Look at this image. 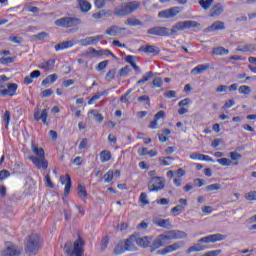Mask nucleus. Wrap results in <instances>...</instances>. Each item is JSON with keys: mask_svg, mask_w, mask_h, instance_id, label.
<instances>
[{"mask_svg": "<svg viewBox=\"0 0 256 256\" xmlns=\"http://www.w3.org/2000/svg\"><path fill=\"white\" fill-rule=\"evenodd\" d=\"M187 233L181 230H168L163 234H160L152 243L149 240L148 236H144L141 238H136L135 241L139 247H151L150 253H154L157 249H161V247H165L169 241H173L175 239H186Z\"/></svg>", "mask_w": 256, "mask_h": 256, "instance_id": "f257e3e1", "label": "nucleus"}, {"mask_svg": "<svg viewBox=\"0 0 256 256\" xmlns=\"http://www.w3.org/2000/svg\"><path fill=\"white\" fill-rule=\"evenodd\" d=\"M199 27V23L193 20H186L177 22L172 29L167 27L155 26L148 29V35H156V37H171L175 35L178 31H185L187 29H195Z\"/></svg>", "mask_w": 256, "mask_h": 256, "instance_id": "f03ea898", "label": "nucleus"}, {"mask_svg": "<svg viewBox=\"0 0 256 256\" xmlns=\"http://www.w3.org/2000/svg\"><path fill=\"white\" fill-rule=\"evenodd\" d=\"M31 149L34 155L37 156H29V160L32 161L33 165L37 167V169L47 170L49 167V161L45 158V149L39 148L35 142H31Z\"/></svg>", "mask_w": 256, "mask_h": 256, "instance_id": "7ed1b4c3", "label": "nucleus"}, {"mask_svg": "<svg viewBox=\"0 0 256 256\" xmlns=\"http://www.w3.org/2000/svg\"><path fill=\"white\" fill-rule=\"evenodd\" d=\"M56 27H62L63 29H71V31H78L79 25H81V19L77 17H62L55 20Z\"/></svg>", "mask_w": 256, "mask_h": 256, "instance_id": "20e7f679", "label": "nucleus"}, {"mask_svg": "<svg viewBox=\"0 0 256 256\" xmlns=\"http://www.w3.org/2000/svg\"><path fill=\"white\" fill-rule=\"evenodd\" d=\"M41 248V236L39 234H30L26 238L25 251L28 255H35Z\"/></svg>", "mask_w": 256, "mask_h": 256, "instance_id": "39448f33", "label": "nucleus"}, {"mask_svg": "<svg viewBox=\"0 0 256 256\" xmlns=\"http://www.w3.org/2000/svg\"><path fill=\"white\" fill-rule=\"evenodd\" d=\"M83 247H85V240L81 236H78L74 242L73 250H71V244H65L64 249L65 253L69 256H83L85 253Z\"/></svg>", "mask_w": 256, "mask_h": 256, "instance_id": "423d86ee", "label": "nucleus"}, {"mask_svg": "<svg viewBox=\"0 0 256 256\" xmlns=\"http://www.w3.org/2000/svg\"><path fill=\"white\" fill-rule=\"evenodd\" d=\"M185 247V242L179 241V242H174L173 244H170L168 246H165L161 250L156 251V255H169V253H175V251H179V249H183Z\"/></svg>", "mask_w": 256, "mask_h": 256, "instance_id": "0eeeda50", "label": "nucleus"}, {"mask_svg": "<svg viewBox=\"0 0 256 256\" xmlns=\"http://www.w3.org/2000/svg\"><path fill=\"white\" fill-rule=\"evenodd\" d=\"M165 189V178L164 177H152L148 184V190L150 192L162 191Z\"/></svg>", "mask_w": 256, "mask_h": 256, "instance_id": "6e6552de", "label": "nucleus"}, {"mask_svg": "<svg viewBox=\"0 0 256 256\" xmlns=\"http://www.w3.org/2000/svg\"><path fill=\"white\" fill-rule=\"evenodd\" d=\"M17 89H19L17 83H9L7 88L4 85H0V97H15Z\"/></svg>", "mask_w": 256, "mask_h": 256, "instance_id": "1a4fd4ad", "label": "nucleus"}, {"mask_svg": "<svg viewBox=\"0 0 256 256\" xmlns=\"http://www.w3.org/2000/svg\"><path fill=\"white\" fill-rule=\"evenodd\" d=\"M183 11V8L179 6H174L172 8L162 10L158 13L159 19H173V17H177Z\"/></svg>", "mask_w": 256, "mask_h": 256, "instance_id": "9d476101", "label": "nucleus"}, {"mask_svg": "<svg viewBox=\"0 0 256 256\" xmlns=\"http://www.w3.org/2000/svg\"><path fill=\"white\" fill-rule=\"evenodd\" d=\"M227 239V235H223L220 233L210 234L208 236L202 237L198 240V243H217L219 241H225Z\"/></svg>", "mask_w": 256, "mask_h": 256, "instance_id": "9b49d317", "label": "nucleus"}, {"mask_svg": "<svg viewBox=\"0 0 256 256\" xmlns=\"http://www.w3.org/2000/svg\"><path fill=\"white\" fill-rule=\"evenodd\" d=\"M60 183L65 185L64 195L69 197V193H71V189L73 187V182L71 181V176L69 174L60 176Z\"/></svg>", "mask_w": 256, "mask_h": 256, "instance_id": "f8f14e48", "label": "nucleus"}, {"mask_svg": "<svg viewBox=\"0 0 256 256\" xmlns=\"http://www.w3.org/2000/svg\"><path fill=\"white\" fill-rule=\"evenodd\" d=\"M2 256H21V250L11 242L6 243V249L2 251Z\"/></svg>", "mask_w": 256, "mask_h": 256, "instance_id": "ddd939ff", "label": "nucleus"}, {"mask_svg": "<svg viewBox=\"0 0 256 256\" xmlns=\"http://www.w3.org/2000/svg\"><path fill=\"white\" fill-rule=\"evenodd\" d=\"M140 53H145V55H159L161 53V49L155 45H142L138 49Z\"/></svg>", "mask_w": 256, "mask_h": 256, "instance_id": "4468645a", "label": "nucleus"}, {"mask_svg": "<svg viewBox=\"0 0 256 256\" xmlns=\"http://www.w3.org/2000/svg\"><path fill=\"white\" fill-rule=\"evenodd\" d=\"M47 117H49V111L47 109L42 110V112L39 109H36L34 111L35 121H42L44 125H49V123L47 122Z\"/></svg>", "mask_w": 256, "mask_h": 256, "instance_id": "2eb2a0df", "label": "nucleus"}, {"mask_svg": "<svg viewBox=\"0 0 256 256\" xmlns=\"http://www.w3.org/2000/svg\"><path fill=\"white\" fill-rule=\"evenodd\" d=\"M55 62V59H49L47 61L41 62L38 67L46 73H53V71H55Z\"/></svg>", "mask_w": 256, "mask_h": 256, "instance_id": "dca6fc26", "label": "nucleus"}, {"mask_svg": "<svg viewBox=\"0 0 256 256\" xmlns=\"http://www.w3.org/2000/svg\"><path fill=\"white\" fill-rule=\"evenodd\" d=\"M113 177L119 179L121 177V170L113 171V169H110L104 174L102 179L104 183H111V181H113Z\"/></svg>", "mask_w": 256, "mask_h": 256, "instance_id": "f3484780", "label": "nucleus"}, {"mask_svg": "<svg viewBox=\"0 0 256 256\" xmlns=\"http://www.w3.org/2000/svg\"><path fill=\"white\" fill-rule=\"evenodd\" d=\"M125 251H129V238H127L124 242L120 241V243L115 247L114 254L122 255Z\"/></svg>", "mask_w": 256, "mask_h": 256, "instance_id": "a211bd4d", "label": "nucleus"}, {"mask_svg": "<svg viewBox=\"0 0 256 256\" xmlns=\"http://www.w3.org/2000/svg\"><path fill=\"white\" fill-rule=\"evenodd\" d=\"M101 39H103V35L90 36V37H87V38L81 40V43H82L83 47H87L89 45H95V44L99 43V41H101Z\"/></svg>", "mask_w": 256, "mask_h": 256, "instance_id": "6ab92c4d", "label": "nucleus"}, {"mask_svg": "<svg viewBox=\"0 0 256 256\" xmlns=\"http://www.w3.org/2000/svg\"><path fill=\"white\" fill-rule=\"evenodd\" d=\"M190 159H192V161H207L208 163H213L214 160L213 158H211V156L208 155H204L198 152H194L190 155Z\"/></svg>", "mask_w": 256, "mask_h": 256, "instance_id": "aec40b11", "label": "nucleus"}, {"mask_svg": "<svg viewBox=\"0 0 256 256\" xmlns=\"http://www.w3.org/2000/svg\"><path fill=\"white\" fill-rule=\"evenodd\" d=\"M115 15L118 17H125V15H129V2L126 1L122 3L120 7L115 10Z\"/></svg>", "mask_w": 256, "mask_h": 256, "instance_id": "412c9836", "label": "nucleus"}, {"mask_svg": "<svg viewBox=\"0 0 256 256\" xmlns=\"http://www.w3.org/2000/svg\"><path fill=\"white\" fill-rule=\"evenodd\" d=\"M153 223L162 229H169V227H171V221H169V219L154 218Z\"/></svg>", "mask_w": 256, "mask_h": 256, "instance_id": "4be33fe9", "label": "nucleus"}, {"mask_svg": "<svg viewBox=\"0 0 256 256\" xmlns=\"http://www.w3.org/2000/svg\"><path fill=\"white\" fill-rule=\"evenodd\" d=\"M178 202L180 203V205L173 207L170 210L171 213H177V215H179V213H181V211H183L185 207H187V199L180 198Z\"/></svg>", "mask_w": 256, "mask_h": 256, "instance_id": "5701e85b", "label": "nucleus"}, {"mask_svg": "<svg viewBox=\"0 0 256 256\" xmlns=\"http://www.w3.org/2000/svg\"><path fill=\"white\" fill-rule=\"evenodd\" d=\"M211 69V65L209 63L199 64L195 68L191 70V73H196L197 75H201V73H205V71H209Z\"/></svg>", "mask_w": 256, "mask_h": 256, "instance_id": "b1692460", "label": "nucleus"}, {"mask_svg": "<svg viewBox=\"0 0 256 256\" xmlns=\"http://www.w3.org/2000/svg\"><path fill=\"white\" fill-rule=\"evenodd\" d=\"M78 7L82 13H89L91 11V3L87 0H78Z\"/></svg>", "mask_w": 256, "mask_h": 256, "instance_id": "393cba45", "label": "nucleus"}, {"mask_svg": "<svg viewBox=\"0 0 256 256\" xmlns=\"http://www.w3.org/2000/svg\"><path fill=\"white\" fill-rule=\"evenodd\" d=\"M101 163H109L111 161L113 154L109 150H102L99 154Z\"/></svg>", "mask_w": 256, "mask_h": 256, "instance_id": "a878e982", "label": "nucleus"}, {"mask_svg": "<svg viewBox=\"0 0 256 256\" xmlns=\"http://www.w3.org/2000/svg\"><path fill=\"white\" fill-rule=\"evenodd\" d=\"M71 47H73V41L68 40L55 45L54 49L55 51H63L65 49H71Z\"/></svg>", "mask_w": 256, "mask_h": 256, "instance_id": "bb28decb", "label": "nucleus"}, {"mask_svg": "<svg viewBox=\"0 0 256 256\" xmlns=\"http://www.w3.org/2000/svg\"><path fill=\"white\" fill-rule=\"evenodd\" d=\"M129 65L135 71L136 75L141 74V68L137 65V57L130 55L129 56Z\"/></svg>", "mask_w": 256, "mask_h": 256, "instance_id": "cd10ccee", "label": "nucleus"}, {"mask_svg": "<svg viewBox=\"0 0 256 256\" xmlns=\"http://www.w3.org/2000/svg\"><path fill=\"white\" fill-rule=\"evenodd\" d=\"M221 13H223V5H221V3H217L212 7L210 17H219Z\"/></svg>", "mask_w": 256, "mask_h": 256, "instance_id": "c85d7f7f", "label": "nucleus"}, {"mask_svg": "<svg viewBox=\"0 0 256 256\" xmlns=\"http://www.w3.org/2000/svg\"><path fill=\"white\" fill-rule=\"evenodd\" d=\"M158 161L161 167H169V165H171V163H173L175 159L171 156H166V157H160Z\"/></svg>", "mask_w": 256, "mask_h": 256, "instance_id": "c756f323", "label": "nucleus"}, {"mask_svg": "<svg viewBox=\"0 0 256 256\" xmlns=\"http://www.w3.org/2000/svg\"><path fill=\"white\" fill-rule=\"evenodd\" d=\"M211 55H219V56L229 55V50L226 49L225 47L218 46L212 49Z\"/></svg>", "mask_w": 256, "mask_h": 256, "instance_id": "7c9ffc66", "label": "nucleus"}, {"mask_svg": "<svg viewBox=\"0 0 256 256\" xmlns=\"http://www.w3.org/2000/svg\"><path fill=\"white\" fill-rule=\"evenodd\" d=\"M199 251H205V246L201 244H194L187 249L186 253L187 255H191V253H199Z\"/></svg>", "mask_w": 256, "mask_h": 256, "instance_id": "2f4dec72", "label": "nucleus"}, {"mask_svg": "<svg viewBox=\"0 0 256 256\" xmlns=\"http://www.w3.org/2000/svg\"><path fill=\"white\" fill-rule=\"evenodd\" d=\"M123 31V28H119L117 26H112L106 30V35L110 37H117Z\"/></svg>", "mask_w": 256, "mask_h": 256, "instance_id": "473e14b6", "label": "nucleus"}, {"mask_svg": "<svg viewBox=\"0 0 256 256\" xmlns=\"http://www.w3.org/2000/svg\"><path fill=\"white\" fill-rule=\"evenodd\" d=\"M77 191L80 199H82V201H87V188L85 187V185L79 184Z\"/></svg>", "mask_w": 256, "mask_h": 256, "instance_id": "72a5a7b5", "label": "nucleus"}, {"mask_svg": "<svg viewBox=\"0 0 256 256\" xmlns=\"http://www.w3.org/2000/svg\"><path fill=\"white\" fill-rule=\"evenodd\" d=\"M209 31H223L225 29V23L221 21L214 22L211 26H209Z\"/></svg>", "mask_w": 256, "mask_h": 256, "instance_id": "f704fd0d", "label": "nucleus"}, {"mask_svg": "<svg viewBox=\"0 0 256 256\" xmlns=\"http://www.w3.org/2000/svg\"><path fill=\"white\" fill-rule=\"evenodd\" d=\"M153 77H155V74L153 73V71H149L146 74H144L142 76V79L137 81V85H143L144 83H147V81H149V79H153Z\"/></svg>", "mask_w": 256, "mask_h": 256, "instance_id": "c9c22d12", "label": "nucleus"}, {"mask_svg": "<svg viewBox=\"0 0 256 256\" xmlns=\"http://www.w3.org/2000/svg\"><path fill=\"white\" fill-rule=\"evenodd\" d=\"M105 95H109V92L108 91H103V92L95 94L94 96H92L89 99L88 105H93V103H95L97 100L101 99V97H103Z\"/></svg>", "mask_w": 256, "mask_h": 256, "instance_id": "e433bc0d", "label": "nucleus"}, {"mask_svg": "<svg viewBox=\"0 0 256 256\" xmlns=\"http://www.w3.org/2000/svg\"><path fill=\"white\" fill-rule=\"evenodd\" d=\"M57 79H59V76H57V74L48 75L46 79L42 81V85H49V83L53 84L55 83V81H57Z\"/></svg>", "mask_w": 256, "mask_h": 256, "instance_id": "4c0bfd02", "label": "nucleus"}, {"mask_svg": "<svg viewBox=\"0 0 256 256\" xmlns=\"http://www.w3.org/2000/svg\"><path fill=\"white\" fill-rule=\"evenodd\" d=\"M141 7V2L139 1H130L129 2V13H135L137 9Z\"/></svg>", "mask_w": 256, "mask_h": 256, "instance_id": "58836bf2", "label": "nucleus"}, {"mask_svg": "<svg viewBox=\"0 0 256 256\" xmlns=\"http://www.w3.org/2000/svg\"><path fill=\"white\" fill-rule=\"evenodd\" d=\"M242 155L237 152H230V159L234 161L232 165H239V159H242Z\"/></svg>", "mask_w": 256, "mask_h": 256, "instance_id": "ea45409f", "label": "nucleus"}, {"mask_svg": "<svg viewBox=\"0 0 256 256\" xmlns=\"http://www.w3.org/2000/svg\"><path fill=\"white\" fill-rule=\"evenodd\" d=\"M17 57H15V56H13V57H1L0 58V63H1V65H9V64H11V63H15V59H16Z\"/></svg>", "mask_w": 256, "mask_h": 256, "instance_id": "a19ab883", "label": "nucleus"}, {"mask_svg": "<svg viewBox=\"0 0 256 256\" xmlns=\"http://www.w3.org/2000/svg\"><path fill=\"white\" fill-rule=\"evenodd\" d=\"M213 1L214 0H200L199 5L202 7V9L207 11V9H209V7H211V5H213Z\"/></svg>", "mask_w": 256, "mask_h": 256, "instance_id": "79ce46f5", "label": "nucleus"}, {"mask_svg": "<svg viewBox=\"0 0 256 256\" xmlns=\"http://www.w3.org/2000/svg\"><path fill=\"white\" fill-rule=\"evenodd\" d=\"M90 113L93 115V117H95L98 123H103V120L105 119L103 114L99 113L97 110H91Z\"/></svg>", "mask_w": 256, "mask_h": 256, "instance_id": "37998d69", "label": "nucleus"}, {"mask_svg": "<svg viewBox=\"0 0 256 256\" xmlns=\"http://www.w3.org/2000/svg\"><path fill=\"white\" fill-rule=\"evenodd\" d=\"M238 91L240 95H249V93H251V87L247 85H242L239 87Z\"/></svg>", "mask_w": 256, "mask_h": 256, "instance_id": "c03bdc74", "label": "nucleus"}, {"mask_svg": "<svg viewBox=\"0 0 256 256\" xmlns=\"http://www.w3.org/2000/svg\"><path fill=\"white\" fill-rule=\"evenodd\" d=\"M129 25L132 27H141V25H143V22L135 17H132L129 19Z\"/></svg>", "mask_w": 256, "mask_h": 256, "instance_id": "a18cd8bd", "label": "nucleus"}, {"mask_svg": "<svg viewBox=\"0 0 256 256\" xmlns=\"http://www.w3.org/2000/svg\"><path fill=\"white\" fill-rule=\"evenodd\" d=\"M4 123L5 129H9V123H11V113L8 110L4 112Z\"/></svg>", "mask_w": 256, "mask_h": 256, "instance_id": "49530a36", "label": "nucleus"}, {"mask_svg": "<svg viewBox=\"0 0 256 256\" xmlns=\"http://www.w3.org/2000/svg\"><path fill=\"white\" fill-rule=\"evenodd\" d=\"M11 177V172L9 170H1L0 171V181H5V179H9Z\"/></svg>", "mask_w": 256, "mask_h": 256, "instance_id": "de8ad7c7", "label": "nucleus"}, {"mask_svg": "<svg viewBox=\"0 0 256 256\" xmlns=\"http://www.w3.org/2000/svg\"><path fill=\"white\" fill-rule=\"evenodd\" d=\"M152 87L154 88L163 87V80L161 79V77L154 78V80L152 81Z\"/></svg>", "mask_w": 256, "mask_h": 256, "instance_id": "09e8293b", "label": "nucleus"}, {"mask_svg": "<svg viewBox=\"0 0 256 256\" xmlns=\"http://www.w3.org/2000/svg\"><path fill=\"white\" fill-rule=\"evenodd\" d=\"M217 163H219V165H222V167H229V165H231V160H229L228 158H220L217 159Z\"/></svg>", "mask_w": 256, "mask_h": 256, "instance_id": "8fccbe9b", "label": "nucleus"}, {"mask_svg": "<svg viewBox=\"0 0 256 256\" xmlns=\"http://www.w3.org/2000/svg\"><path fill=\"white\" fill-rule=\"evenodd\" d=\"M44 179L46 187H48L49 189H55V184H53V181H51V176L49 174H47Z\"/></svg>", "mask_w": 256, "mask_h": 256, "instance_id": "3c124183", "label": "nucleus"}, {"mask_svg": "<svg viewBox=\"0 0 256 256\" xmlns=\"http://www.w3.org/2000/svg\"><path fill=\"white\" fill-rule=\"evenodd\" d=\"M109 236H105L102 238V241H101V250L102 251H105L107 249V246L109 245Z\"/></svg>", "mask_w": 256, "mask_h": 256, "instance_id": "603ef678", "label": "nucleus"}, {"mask_svg": "<svg viewBox=\"0 0 256 256\" xmlns=\"http://www.w3.org/2000/svg\"><path fill=\"white\" fill-rule=\"evenodd\" d=\"M117 71L115 69L109 70L105 76L106 81H112V79H115V74Z\"/></svg>", "mask_w": 256, "mask_h": 256, "instance_id": "864d4df0", "label": "nucleus"}, {"mask_svg": "<svg viewBox=\"0 0 256 256\" xmlns=\"http://www.w3.org/2000/svg\"><path fill=\"white\" fill-rule=\"evenodd\" d=\"M106 3H107V0H94V5L96 9H103Z\"/></svg>", "mask_w": 256, "mask_h": 256, "instance_id": "5fc2aeb1", "label": "nucleus"}, {"mask_svg": "<svg viewBox=\"0 0 256 256\" xmlns=\"http://www.w3.org/2000/svg\"><path fill=\"white\" fill-rule=\"evenodd\" d=\"M219 189H221V184L219 183L211 184L206 187L207 191H219Z\"/></svg>", "mask_w": 256, "mask_h": 256, "instance_id": "6e6d98bb", "label": "nucleus"}, {"mask_svg": "<svg viewBox=\"0 0 256 256\" xmlns=\"http://www.w3.org/2000/svg\"><path fill=\"white\" fill-rule=\"evenodd\" d=\"M164 97L168 99H175L177 97V92L175 90H169L164 93Z\"/></svg>", "mask_w": 256, "mask_h": 256, "instance_id": "4d7b16f0", "label": "nucleus"}, {"mask_svg": "<svg viewBox=\"0 0 256 256\" xmlns=\"http://www.w3.org/2000/svg\"><path fill=\"white\" fill-rule=\"evenodd\" d=\"M105 15H107V12H105V10H102V11L92 14V17H93V19H103V17H105Z\"/></svg>", "mask_w": 256, "mask_h": 256, "instance_id": "13d9d810", "label": "nucleus"}, {"mask_svg": "<svg viewBox=\"0 0 256 256\" xmlns=\"http://www.w3.org/2000/svg\"><path fill=\"white\" fill-rule=\"evenodd\" d=\"M247 201H256V191H251L245 195Z\"/></svg>", "mask_w": 256, "mask_h": 256, "instance_id": "bf43d9fd", "label": "nucleus"}, {"mask_svg": "<svg viewBox=\"0 0 256 256\" xmlns=\"http://www.w3.org/2000/svg\"><path fill=\"white\" fill-rule=\"evenodd\" d=\"M108 65H109V61H108V60H104V61L100 62V63L97 65L96 69H97L98 71H103V69H105Z\"/></svg>", "mask_w": 256, "mask_h": 256, "instance_id": "052dcab7", "label": "nucleus"}, {"mask_svg": "<svg viewBox=\"0 0 256 256\" xmlns=\"http://www.w3.org/2000/svg\"><path fill=\"white\" fill-rule=\"evenodd\" d=\"M140 201H141L142 205H149V200H147V193L142 192L140 194Z\"/></svg>", "mask_w": 256, "mask_h": 256, "instance_id": "680f3d73", "label": "nucleus"}, {"mask_svg": "<svg viewBox=\"0 0 256 256\" xmlns=\"http://www.w3.org/2000/svg\"><path fill=\"white\" fill-rule=\"evenodd\" d=\"M233 105H235V100L230 99V100L225 102L222 109H231V107H233Z\"/></svg>", "mask_w": 256, "mask_h": 256, "instance_id": "e2e57ef3", "label": "nucleus"}, {"mask_svg": "<svg viewBox=\"0 0 256 256\" xmlns=\"http://www.w3.org/2000/svg\"><path fill=\"white\" fill-rule=\"evenodd\" d=\"M127 227H129V224L128 223H125V222H121L120 224H118L116 226V230L117 231H125L127 229Z\"/></svg>", "mask_w": 256, "mask_h": 256, "instance_id": "0e129e2a", "label": "nucleus"}, {"mask_svg": "<svg viewBox=\"0 0 256 256\" xmlns=\"http://www.w3.org/2000/svg\"><path fill=\"white\" fill-rule=\"evenodd\" d=\"M129 74V66H125L124 68L120 69L119 76L120 77H127Z\"/></svg>", "mask_w": 256, "mask_h": 256, "instance_id": "69168bd1", "label": "nucleus"}, {"mask_svg": "<svg viewBox=\"0 0 256 256\" xmlns=\"http://www.w3.org/2000/svg\"><path fill=\"white\" fill-rule=\"evenodd\" d=\"M154 119L159 121V119H165V111L160 110L154 115Z\"/></svg>", "mask_w": 256, "mask_h": 256, "instance_id": "338daca9", "label": "nucleus"}, {"mask_svg": "<svg viewBox=\"0 0 256 256\" xmlns=\"http://www.w3.org/2000/svg\"><path fill=\"white\" fill-rule=\"evenodd\" d=\"M217 255H221V250H212L204 254V256H217Z\"/></svg>", "mask_w": 256, "mask_h": 256, "instance_id": "774afa93", "label": "nucleus"}]
</instances>
